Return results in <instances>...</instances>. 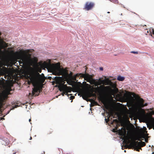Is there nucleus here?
Returning <instances> with one entry per match:
<instances>
[{"mask_svg":"<svg viewBox=\"0 0 154 154\" xmlns=\"http://www.w3.org/2000/svg\"><path fill=\"white\" fill-rule=\"evenodd\" d=\"M54 79L59 90L62 92V96H63L64 94L67 95V84H65V82L67 83V71L66 70L65 76L64 78L55 77Z\"/></svg>","mask_w":154,"mask_h":154,"instance_id":"f257e3e1","label":"nucleus"},{"mask_svg":"<svg viewBox=\"0 0 154 154\" xmlns=\"http://www.w3.org/2000/svg\"><path fill=\"white\" fill-rule=\"evenodd\" d=\"M134 96L137 98L136 106L138 109V112L139 113L144 112H145L144 110L142 108L145 106H147L148 104L146 103L144 104V100L143 99L140 98L138 95H135Z\"/></svg>","mask_w":154,"mask_h":154,"instance_id":"f03ea898","label":"nucleus"},{"mask_svg":"<svg viewBox=\"0 0 154 154\" xmlns=\"http://www.w3.org/2000/svg\"><path fill=\"white\" fill-rule=\"evenodd\" d=\"M80 75H81L80 74H77L74 76L71 77V78L69 79V83L68 85H72L73 88L75 90L80 89V86L78 84L79 83L82 85V83L80 82H78L77 83L78 80L76 79V77H79Z\"/></svg>","mask_w":154,"mask_h":154,"instance_id":"7ed1b4c3","label":"nucleus"},{"mask_svg":"<svg viewBox=\"0 0 154 154\" xmlns=\"http://www.w3.org/2000/svg\"><path fill=\"white\" fill-rule=\"evenodd\" d=\"M48 70L52 72L53 74L56 75H63L64 73V69L60 68V65L58 66L56 65L51 66Z\"/></svg>","mask_w":154,"mask_h":154,"instance_id":"20e7f679","label":"nucleus"},{"mask_svg":"<svg viewBox=\"0 0 154 154\" xmlns=\"http://www.w3.org/2000/svg\"><path fill=\"white\" fill-rule=\"evenodd\" d=\"M146 145V143L144 142L141 141L138 142V141H134L132 143L130 144L131 146V148L133 149L135 147L137 148L138 149L137 150L138 151H139V149H141V147H143Z\"/></svg>","mask_w":154,"mask_h":154,"instance_id":"39448f33","label":"nucleus"},{"mask_svg":"<svg viewBox=\"0 0 154 154\" xmlns=\"http://www.w3.org/2000/svg\"><path fill=\"white\" fill-rule=\"evenodd\" d=\"M99 81L100 82H102V84L105 85H109L113 88H115L116 87V84L112 82L108 78L103 80H101L100 79Z\"/></svg>","mask_w":154,"mask_h":154,"instance_id":"423d86ee","label":"nucleus"},{"mask_svg":"<svg viewBox=\"0 0 154 154\" xmlns=\"http://www.w3.org/2000/svg\"><path fill=\"white\" fill-rule=\"evenodd\" d=\"M81 74V76L80 77L84 78L85 80H86L87 82H89L91 84H92V83L94 82V80L92 78V76L88 74H82L80 73Z\"/></svg>","mask_w":154,"mask_h":154,"instance_id":"0eeeda50","label":"nucleus"},{"mask_svg":"<svg viewBox=\"0 0 154 154\" xmlns=\"http://www.w3.org/2000/svg\"><path fill=\"white\" fill-rule=\"evenodd\" d=\"M94 3L92 2H86L84 8V9L86 11L91 10L94 7Z\"/></svg>","mask_w":154,"mask_h":154,"instance_id":"6e6552de","label":"nucleus"},{"mask_svg":"<svg viewBox=\"0 0 154 154\" xmlns=\"http://www.w3.org/2000/svg\"><path fill=\"white\" fill-rule=\"evenodd\" d=\"M120 135L122 136H123V139L124 140L123 142L126 144L127 143V140L128 139L127 137L126 136V131H125L124 132L122 131H121V133H120Z\"/></svg>","mask_w":154,"mask_h":154,"instance_id":"1a4fd4ad","label":"nucleus"},{"mask_svg":"<svg viewBox=\"0 0 154 154\" xmlns=\"http://www.w3.org/2000/svg\"><path fill=\"white\" fill-rule=\"evenodd\" d=\"M90 94L85 92H82L81 93V96L85 100H86L88 97H90Z\"/></svg>","mask_w":154,"mask_h":154,"instance_id":"9d476101","label":"nucleus"},{"mask_svg":"<svg viewBox=\"0 0 154 154\" xmlns=\"http://www.w3.org/2000/svg\"><path fill=\"white\" fill-rule=\"evenodd\" d=\"M39 89L38 88L36 87H34L32 91V93L33 96H38L39 94L38 93Z\"/></svg>","mask_w":154,"mask_h":154,"instance_id":"9b49d317","label":"nucleus"},{"mask_svg":"<svg viewBox=\"0 0 154 154\" xmlns=\"http://www.w3.org/2000/svg\"><path fill=\"white\" fill-rule=\"evenodd\" d=\"M117 79L119 81H123L124 80L125 78L124 77L119 75L118 76Z\"/></svg>","mask_w":154,"mask_h":154,"instance_id":"f8f14e48","label":"nucleus"},{"mask_svg":"<svg viewBox=\"0 0 154 154\" xmlns=\"http://www.w3.org/2000/svg\"><path fill=\"white\" fill-rule=\"evenodd\" d=\"M73 73L71 72H70V73L69 74L68 72V84H69V79L73 76Z\"/></svg>","mask_w":154,"mask_h":154,"instance_id":"ddd939ff","label":"nucleus"},{"mask_svg":"<svg viewBox=\"0 0 154 154\" xmlns=\"http://www.w3.org/2000/svg\"><path fill=\"white\" fill-rule=\"evenodd\" d=\"M112 91L114 94H116L118 92V89L117 88H116L115 89H112Z\"/></svg>","mask_w":154,"mask_h":154,"instance_id":"4468645a","label":"nucleus"},{"mask_svg":"<svg viewBox=\"0 0 154 154\" xmlns=\"http://www.w3.org/2000/svg\"><path fill=\"white\" fill-rule=\"evenodd\" d=\"M68 97L69 98H70V100H72L71 102H72V100L75 98V96L71 95L70 94H68Z\"/></svg>","mask_w":154,"mask_h":154,"instance_id":"2eb2a0df","label":"nucleus"},{"mask_svg":"<svg viewBox=\"0 0 154 154\" xmlns=\"http://www.w3.org/2000/svg\"><path fill=\"white\" fill-rule=\"evenodd\" d=\"M152 34L154 35V30L153 29H152L151 30L150 29V30L149 35H151L152 36Z\"/></svg>","mask_w":154,"mask_h":154,"instance_id":"dca6fc26","label":"nucleus"},{"mask_svg":"<svg viewBox=\"0 0 154 154\" xmlns=\"http://www.w3.org/2000/svg\"><path fill=\"white\" fill-rule=\"evenodd\" d=\"M97 104V103L95 101H94L93 100V102L91 103V105L92 106H94L95 105H96V104Z\"/></svg>","mask_w":154,"mask_h":154,"instance_id":"f3484780","label":"nucleus"},{"mask_svg":"<svg viewBox=\"0 0 154 154\" xmlns=\"http://www.w3.org/2000/svg\"><path fill=\"white\" fill-rule=\"evenodd\" d=\"M53 132V130L52 129H50V130H49L48 132H47V134L48 135H49L51 134H52V133Z\"/></svg>","mask_w":154,"mask_h":154,"instance_id":"a211bd4d","label":"nucleus"},{"mask_svg":"<svg viewBox=\"0 0 154 154\" xmlns=\"http://www.w3.org/2000/svg\"><path fill=\"white\" fill-rule=\"evenodd\" d=\"M33 62L36 63L38 61V59L36 57H34L33 59Z\"/></svg>","mask_w":154,"mask_h":154,"instance_id":"6ab92c4d","label":"nucleus"},{"mask_svg":"<svg viewBox=\"0 0 154 154\" xmlns=\"http://www.w3.org/2000/svg\"><path fill=\"white\" fill-rule=\"evenodd\" d=\"M101 84H102L101 82H100L99 81V82L97 83V85H101Z\"/></svg>","mask_w":154,"mask_h":154,"instance_id":"aec40b11","label":"nucleus"},{"mask_svg":"<svg viewBox=\"0 0 154 154\" xmlns=\"http://www.w3.org/2000/svg\"><path fill=\"white\" fill-rule=\"evenodd\" d=\"M131 53H132L134 54H137L138 53V52L137 51H131Z\"/></svg>","mask_w":154,"mask_h":154,"instance_id":"412c9836","label":"nucleus"},{"mask_svg":"<svg viewBox=\"0 0 154 154\" xmlns=\"http://www.w3.org/2000/svg\"><path fill=\"white\" fill-rule=\"evenodd\" d=\"M110 116H109V118L108 119H105V121L107 123L109 121V118Z\"/></svg>","mask_w":154,"mask_h":154,"instance_id":"4be33fe9","label":"nucleus"},{"mask_svg":"<svg viewBox=\"0 0 154 154\" xmlns=\"http://www.w3.org/2000/svg\"><path fill=\"white\" fill-rule=\"evenodd\" d=\"M71 88V87L68 86V93L69 92H70V89Z\"/></svg>","mask_w":154,"mask_h":154,"instance_id":"5701e85b","label":"nucleus"},{"mask_svg":"<svg viewBox=\"0 0 154 154\" xmlns=\"http://www.w3.org/2000/svg\"><path fill=\"white\" fill-rule=\"evenodd\" d=\"M140 138H141L140 137V138H137L135 139V140H138L139 141H140L141 140Z\"/></svg>","mask_w":154,"mask_h":154,"instance_id":"b1692460","label":"nucleus"},{"mask_svg":"<svg viewBox=\"0 0 154 154\" xmlns=\"http://www.w3.org/2000/svg\"><path fill=\"white\" fill-rule=\"evenodd\" d=\"M113 122H118V120L117 119H114L113 120Z\"/></svg>","mask_w":154,"mask_h":154,"instance_id":"393cba45","label":"nucleus"},{"mask_svg":"<svg viewBox=\"0 0 154 154\" xmlns=\"http://www.w3.org/2000/svg\"><path fill=\"white\" fill-rule=\"evenodd\" d=\"M152 115H154V111H152L151 112Z\"/></svg>","mask_w":154,"mask_h":154,"instance_id":"a878e982","label":"nucleus"},{"mask_svg":"<svg viewBox=\"0 0 154 154\" xmlns=\"http://www.w3.org/2000/svg\"><path fill=\"white\" fill-rule=\"evenodd\" d=\"M21 59L22 60V61H23L24 59H25V58L24 57H22L21 58Z\"/></svg>","mask_w":154,"mask_h":154,"instance_id":"bb28decb","label":"nucleus"},{"mask_svg":"<svg viewBox=\"0 0 154 154\" xmlns=\"http://www.w3.org/2000/svg\"><path fill=\"white\" fill-rule=\"evenodd\" d=\"M100 70H101V71H103V67H100Z\"/></svg>","mask_w":154,"mask_h":154,"instance_id":"cd10ccee","label":"nucleus"},{"mask_svg":"<svg viewBox=\"0 0 154 154\" xmlns=\"http://www.w3.org/2000/svg\"><path fill=\"white\" fill-rule=\"evenodd\" d=\"M102 102L103 103V104H104V103H105V102H104V101H103H103H102Z\"/></svg>","mask_w":154,"mask_h":154,"instance_id":"c85d7f7f","label":"nucleus"},{"mask_svg":"<svg viewBox=\"0 0 154 154\" xmlns=\"http://www.w3.org/2000/svg\"><path fill=\"white\" fill-rule=\"evenodd\" d=\"M17 106H17V105H16L15 106V108H16V107H17Z\"/></svg>","mask_w":154,"mask_h":154,"instance_id":"c756f323","label":"nucleus"},{"mask_svg":"<svg viewBox=\"0 0 154 154\" xmlns=\"http://www.w3.org/2000/svg\"><path fill=\"white\" fill-rule=\"evenodd\" d=\"M32 139V137H30V138L29 139V140H31Z\"/></svg>","mask_w":154,"mask_h":154,"instance_id":"7c9ffc66","label":"nucleus"},{"mask_svg":"<svg viewBox=\"0 0 154 154\" xmlns=\"http://www.w3.org/2000/svg\"><path fill=\"white\" fill-rule=\"evenodd\" d=\"M83 83H86V82H83Z\"/></svg>","mask_w":154,"mask_h":154,"instance_id":"2f4dec72","label":"nucleus"},{"mask_svg":"<svg viewBox=\"0 0 154 154\" xmlns=\"http://www.w3.org/2000/svg\"><path fill=\"white\" fill-rule=\"evenodd\" d=\"M31 121V119H29V122H30Z\"/></svg>","mask_w":154,"mask_h":154,"instance_id":"473e14b6","label":"nucleus"},{"mask_svg":"<svg viewBox=\"0 0 154 154\" xmlns=\"http://www.w3.org/2000/svg\"><path fill=\"white\" fill-rule=\"evenodd\" d=\"M127 147H128V146H125V148H126Z\"/></svg>","mask_w":154,"mask_h":154,"instance_id":"72a5a7b5","label":"nucleus"},{"mask_svg":"<svg viewBox=\"0 0 154 154\" xmlns=\"http://www.w3.org/2000/svg\"><path fill=\"white\" fill-rule=\"evenodd\" d=\"M39 72H41V70H40V71H39Z\"/></svg>","mask_w":154,"mask_h":154,"instance_id":"f704fd0d","label":"nucleus"},{"mask_svg":"<svg viewBox=\"0 0 154 154\" xmlns=\"http://www.w3.org/2000/svg\"><path fill=\"white\" fill-rule=\"evenodd\" d=\"M109 87V86H105V88H107V87Z\"/></svg>","mask_w":154,"mask_h":154,"instance_id":"c9c22d12","label":"nucleus"},{"mask_svg":"<svg viewBox=\"0 0 154 154\" xmlns=\"http://www.w3.org/2000/svg\"><path fill=\"white\" fill-rule=\"evenodd\" d=\"M100 87H97L96 88H100Z\"/></svg>","mask_w":154,"mask_h":154,"instance_id":"e433bc0d","label":"nucleus"},{"mask_svg":"<svg viewBox=\"0 0 154 154\" xmlns=\"http://www.w3.org/2000/svg\"><path fill=\"white\" fill-rule=\"evenodd\" d=\"M13 154H16V152L14 153Z\"/></svg>","mask_w":154,"mask_h":154,"instance_id":"4c0bfd02","label":"nucleus"},{"mask_svg":"<svg viewBox=\"0 0 154 154\" xmlns=\"http://www.w3.org/2000/svg\"><path fill=\"white\" fill-rule=\"evenodd\" d=\"M152 154H154V152L152 153Z\"/></svg>","mask_w":154,"mask_h":154,"instance_id":"58836bf2","label":"nucleus"},{"mask_svg":"<svg viewBox=\"0 0 154 154\" xmlns=\"http://www.w3.org/2000/svg\"><path fill=\"white\" fill-rule=\"evenodd\" d=\"M124 151L125 152H126V151L125 150Z\"/></svg>","mask_w":154,"mask_h":154,"instance_id":"ea45409f","label":"nucleus"},{"mask_svg":"<svg viewBox=\"0 0 154 154\" xmlns=\"http://www.w3.org/2000/svg\"><path fill=\"white\" fill-rule=\"evenodd\" d=\"M9 112H10V111H8V113Z\"/></svg>","mask_w":154,"mask_h":154,"instance_id":"a19ab883","label":"nucleus"},{"mask_svg":"<svg viewBox=\"0 0 154 154\" xmlns=\"http://www.w3.org/2000/svg\"><path fill=\"white\" fill-rule=\"evenodd\" d=\"M147 33H149V31H147Z\"/></svg>","mask_w":154,"mask_h":154,"instance_id":"79ce46f5","label":"nucleus"},{"mask_svg":"<svg viewBox=\"0 0 154 154\" xmlns=\"http://www.w3.org/2000/svg\"><path fill=\"white\" fill-rule=\"evenodd\" d=\"M107 13H110V12H107Z\"/></svg>","mask_w":154,"mask_h":154,"instance_id":"37998d69","label":"nucleus"},{"mask_svg":"<svg viewBox=\"0 0 154 154\" xmlns=\"http://www.w3.org/2000/svg\"><path fill=\"white\" fill-rule=\"evenodd\" d=\"M38 74L39 75H40V74H39V73H38Z\"/></svg>","mask_w":154,"mask_h":154,"instance_id":"c03bdc74","label":"nucleus"}]
</instances>
